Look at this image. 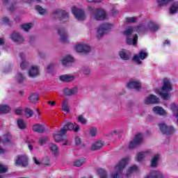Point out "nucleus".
<instances>
[{"instance_id":"obj_1","label":"nucleus","mask_w":178,"mask_h":178,"mask_svg":"<svg viewBox=\"0 0 178 178\" xmlns=\"http://www.w3.org/2000/svg\"><path fill=\"white\" fill-rule=\"evenodd\" d=\"M147 30L144 24L138 26L136 28L129 27L123 31L124 35L127 37V44L128 45H137V40H138V36L137 34H134V31L136 33H144Z\"/></svg>"},{"instance_id":"obj_2","label":"nucleus","mask_w":178,"mask_h":178,"mask_svg":"<svg viewBox=\"0 0 178 178\" xmlns=\"http://www.w3.org/2000/svg\"><path fill=\"white\" fill-rule=\"evenodd\" d=\"M130 162V156H127L121 159L114 167V171L110 175L111 178H123V169Z\"/></svg>"},{"instance_id":"obj_3","label":"nucleus","mask_w":178,"mask_h":178,"mask_svg":"<svg viewBox=\"0 0 178 178\" xmlns=\"http://www.w3.org/2000/svg\"><path fill=\"white\" fill-rule=\"evenodd\" d=\"M172 83H170V80L165 79L161 89H156L155 93L160 95L163 99L168 101L170 99V91H172Z\"/></svg>"},{"instance_id":"obj_4","label":"nucleus","mask_w":178,"mask_h":178,"mask_svg":"<svg viewBox=\"0 0 178 178\" xmlns=\"http://www.w3.org/2000/svg\"><path fill=\"white\" fill-rule=\"evenodd\" d=\"M53 17L58 19L60 23H66V22H69V13L63 10L58 9L54 10L53 13Z\"/></svg>"},{"instance_id":"obj_5","label":"nucleus","mask_w":178,"mask_h":178,"mask_svg":"<svg viewBox=\"0 0 178 178\" xmlns=\"http://www.w3.org/2000/svg\"><path fill=\"white\" fill-rule=\"evenodd\" d=\"M106 17H108V14L103 9H98L91 15V19L97 21L105 20Z\"/></svg>"},{"instance_id":"obj_6","label":"nucleus","mask_w":178,"mask_h":178,"mask_svg":"<svg viewBox=\"0 0 178 178\" xmlns=\"http://www.w3.org/2000/svg\"><path fill=\"white\" fill-rule=\"evenodd\" d=\"M72 13L74 15L75 19H76V20L79 22H83V20H86V14L83 10L77 8L76 7H72Z\"/></svg>"},{"instance_id":"obj_7","label":"nucleus","mask_w":178,"mask_h":178,"mask_svg":"<svg viewBox=\"0 0 178 178\" xmlns=\"http://www.w3.org/2000/svg\"><path fill=\"white\" fill-rule=\"evenodd\" d=\"M29 158L26 155H18L15 158V166L26 167L28 165Z\"/></svg>"},{"instance_id":"obj_8","label":"nucleus","mask_w":178,"mask_h":178,"mask_svg":"<svg viewBox=\"0 0 178 178\" xmlns=\"http://www.w3.org/2000/svg\"><path fill=\"white\" fill-rule=\"evenodd\" d=\"M112 29L111 24H103L97 29V38H100L102 35L106 34L109 30Z\"/></svg>"},{"instance_id":"obj_9","label":"nucleus","mask_w":178,"mask_h":178,"mask_svg":"<svg viewBox=\"0 0 178 178\" xmlns=\"http://www.w3.org/2000/svg\"><path fill=\"white\" fill-rule=\"evenodd\" d=\"M159 102H161L159 97H156L155 95H149L144 100L145 105L156 104H159Z\"/></svg>"},{"instance_id":"obj_10","label":"nucleus","mask_w":178,"mask_h":178,"mask_svg":"<svg viewBox=\"0 0 178 178\" xmlns=\"http://www.w3.org/2000/svg\"><path fill=\"white\" fill-rule=\"evenodd\" d=\"M159 127L163 134H173L175 133V128L173 127H168L165 122L159 123Z\"/></svg>"},{"instance_id":"obj_11","label":"nucleus","mask_w":178,"mask_h":178,"mask_svg":"<svg viewBox=\"0 0 178 178\" xmlns=\"http://www.w3.org/2000/svg\"><path fill=\"white\" fill-rule=\"evenodd\" d=\"M144 138V136L141 134H137L134 139L130 142L129 143V148L130 149H133V148H136L137 145H139V144H141L143 143V140Z\"/></svg>"},{"instance_id":"obj_12","label":"nucleus","mask_w":178,"mask_h":178,"mask_svg":"<svg viewBox=\"0 0 178 178\" xmlns=\"http://www.w3.org/2000/svg\"><path fill=\"white\" fill-rule=\"evenodd\" d=\"M147 56H148V53L145 50H142L139 52V55L134 56L133 60L138 65H141V60H144Z\"/></svg>"},{"instance_id":"obj_13","label":"nucleus","mask_w":178,"mask_h":178,"mask_svg":"<svg viewBox=\"0 0 178 178\" xmlns=\"http://www.w3.org/2000/svg\"><path fill=\"white\" fill-rule=\"evenodd\" d=\"M75 49L78 52H82L83 54H88L91 51V47L88 44L84 43L78 44L75 46Z\"/></svg>"},{"instance_id":"obj_14","label":"nucleus","mask_w":178,"mask_h":178,"mask_svg":"<svg viewBox=\"0 0 178 178\" xmlns=\"http://www.w3.org/2000/svg\"><path fill=\"white\" fill-rule=\"evenodd\" d=\"M63 130H65L66 132L67 131V130H73L74 133H77V131L80 130V125L76 123H68L64 126Z\"/></svg>"},{"instance_id":"obj_15","label":"nucleus","mask_w":178,"mask_h":178,"mask_svg":"<svg viewBox=\"0 0 178 178\" xmlns=\"http://www.w3.org/2000/svg\"><path fill=\"white\" fill-rule=\"evenodd\" d=\"M66 134V130L61 129L58 134H54L53 135V137L54 138V141L56 143H60L63 138V136Z\"/></svg>"},{"instance_id":"obj_16","label":"nucleus","mask_w":178,"mask_h":178,"mask_svg":"<svg viewBox=\"0 0 178 178\" xmlns=\"http://www.w3.org/2000/svg\"><path fill=\"white\" fill-rule=\"evenodd\" d=\"M29 77H37L40 75V68L37 65L31 67L29 71Z\"/></svg>"},{"instance_id":"obj_17","label":"nucleus","mask_w":178,"mask_h":178,"mask_svg":"<svg viewBox=\"0 0 178 178\" xmlns=\"http://www.w3.org/2000/svg\"><path fill=\"white\" fill-rule=\"evenodd\" d=\"M127 87L128 88H135V90L138 91L141 88V83L140 81L132 80L128 83Z\"/></svg>"},{"instance_id":"obj_18","label":"nucleus","mask_w":178,"mask_h":178,"mask_svg":"<svg viewBox=\"0 0 178 178\" xmlns=\"http://www.w3.org/2000/svg\"><path fill=\"white\" fill-rule=\"evenodd\" d=\"M10 38L14 41V42H18V44H20V42H23L24 41L23 36H22L17 32H13L10 35Z\"/></svg>"},{"instance_id":"obj_19","label":"nucleus","mask_w":178,"mask_h":178,"mask_svg":"<svg viewBox=\"0 0 178 178\" xmlns=\"http://www.w3.org/2000/svg\"><path fill=\"white\" fill-rule=\"evenodd\" d=\"M148 155H151V150H146L144 152H140L137 154L138 162H141L144 161Z\"/></svg>"},{"instance_id":"obj_20","label":"nucleus","mask_w":178,"mask_h":178,"mask_svg":"<svg viewBox=\"0 0 178 178\" xmlns=\"http://www.w3.org/2000/svg\"><path fill=\"white\" fill-rule=\"evenodd\" d=\"M49 148L50 151L54 154L55 156H58L60 154V150L59 149V146L56 145L54 143H50L49 145Z\"/></svg>"},{"instance_id":"obj_21","label":"nucleus","mask_w":178,"mask_h":178,"mask_svg":"<svg viewBox=\"0 0 178 178\" xmlns=\"http://www.w3.org/2000/svg\"><path fill=\"white\" fill-rule=\"evenodd\" d=\"M9 141H10V136H6L3 138H0V154H3L5 152L2 146L5 145V144H8Z\"/></svg>"},{"instance_id":"obj_22","label":"nucleus","mask_w":178,"mask_h":178,"mask_svg":"<svg viewBox=\"0 0 178 178\" xmlns=\"http://www.w3.org/2000/svg\"><path fill=\"white\" fill-rule=\"evenodd\" d=\"M153 112L154 113H156V115H160L161 116H166L168 115V113L166 112V111L161 106L154 107Z\"/></svg>"},{"instance_id":"obj_23","label":"nucleus","mask_w":178,"mask_h":178,"mask_svg":"<svg viewBox=\"0 0 178 178\" xmlns=\"http://www.w3.org/2000/svg\"><path fill=\"white\" fill-rule=\"evenodd\" d=\"M120 56L124 60H129L131 58V53L127 50L122 49L120 51Z\"/></svg>"},{"instance_id":"obj_24","label":"nucleus","mask_w":178,"mask_h":178,"mask_svg":"<svg viewBox=\"0 0 178 178\" xmlns=\"http://www.w3.org/2000/svg\"><path fill=\"white\" fill-rule=\"evenodd\" d=\"M76 76L74 75H61L60 80L64 81V83H69L70 81H74Z\"/></svg>"},{"instance_id":"obj_25","label":"nucleus","mask_w":178,"mask_h":178,"mask_svg":"<svg viewBox=\"0 0 178 178\" xmlns=\"http://www.w3.org/2000/svg\"><path fill=\"white\" fill-rule=\"evenodd\" d=\"M145 178H163V175H162V172H161V171L154 170V171H152Z\"/></svg>"},{"instance_id":"obj_26","label":"nucleus","mask_w":178,"mask_h":178,"mask_svg":"<svg viewBox=\"0 0 178 178\" xmlns=\"http://www.w3.org/2000/svg\"><path fill=\"white\" fill-rule=\"evenodd\" d=\"M58 33L60 37V41L62 42H67V33L65 29H60L58 30Z\"/></svg>"},{"instance_id":"obj_27","label":"nucleus","mask_w":178,"mask_h":178,"mask_svg":"<svg viewBox=\"0 0 178 178\" xmlns=\"http://www.w3.org/2000/svg\"><path fill=\"white\" fill-rule=\"evenodd\" d=\"M74 62V58L72 56H66L61 60L63 66H69V63Z\"/></svg>"},{"instance_id":"obj_28","label":"nucleus","mask_w":178,"mask_h":178,"mask_svg":"<svg viewBox=\"0 0 178 178\" xmlns=\"http://www.w3.org/2000/svg\"><path fill=\"white\" fill-rule=\"evenodd\" d=\"M77 91H79V89L77 88V87H74L71 89L69 88H66L65 89H64V94L65 95H68V96L74 95L77 94Z\"/></svg>"},{"instance_id":"obj_29","label":"nucleus","mask_w":178,"mask_h":178,"mask_svg":"<svg viewBox=\"0 0 178 178\" xmlns=\"http://www.w3.org/2000/svg\"><path fill=\"white\" fill-rule=\"evenodd\" d=\"M19 56L22 60L21 63V69H27L29 66V62L26 60V54L24 53H21Z\"/></svg>"},{"instance_id":"obj_30","label":"nucleus","mask_w":178,"mask_h":178,"mask_svg":"<svg viewBox=\"0 0 178 178\" xmlns=\"http://www.w3.org/2000/svg\"><path fill=\"white\" fill-rule=\"evenodd\" d=\"M139 169L137 165H132L127 170L126 176L129 177L134 172H138Z\"/></svg>"},{"instance_id":"obj_31","label":"nucleus","mask_w":178,"mask_h":178,"mask_svg":"<svg viewBox=\"0 0 178 178\" xmlns=\"http://www.w3.org/2000/svg\"><path fill=\"white\" fill-rule=\"evenodd\" d=\"M161 159V154H155L151 160V165L152 168H156L158 166V161Z\"/></svg>"},{"instance_id":"obj_32","label":"nucleus","mask_w":178,"mask_h":178,"mask_svg":"<svg viewBox=\"0 0 178 178\" xmlns=\"http://www.w3.org/2000/svg\"><path fill=\"white\" fill-rule=\"evenodd\" d=\"M33 130L37 133H44V125L42 124H36L33 125Z\"/></svg>"},{"instance_id":"obj_33","label":"nucleus","mask_w":178,"mask_h":178,"mask_svg":"<svg viewBox=\"0 0 178 178\" xmlns=\"http://www.w3.org/2000/svg\"><path fill=\"white\" fill-rule=\"evenodd\" d=\"M104 141L99 140L97 142H95L92 145V149L93 151H95L97 149H99V148H102L104 145Z\"/></svg>"},{"instance_id":"obj_34","label":"nucleus","mask_w":178,"mask_h":178,"mask_svg":"<svg viewBox=\"0 0 178 178\" xmlns=\"http://www.w3.org/2000/svg\"><path fill=\"white\" fill-rule=\"evenodd\" d=\"M178 10V3L175 2L171 5L170 7V15H175V13H177Z\"/></svg>"},{"instance_id":"obj_35","label":"nucleus","mask_w":178,"mask_h":178,"mask_svg":"<svg viewBox=\"0 0 178 178\" xmlns=\"http://www.w3.org/2000/svg\"><path fill=\"white\" fill-rule=\"evenodd\" d=\"M148 29L150 31H158L159 29V25L154 23V22H149L148 24Z\"/></svg>"},{"instance_id":"obj_36","label":"nucleus","mask_w":178,"mask_h":178,"mask_svg":"<svg viewBox=\"0 0 178 178\" xmlns=\"http://www.w3.org/2000/svg\"><path fill=\"white\" fill-rule=\"evenodd\" d=\"M29 98V101L32 104H35L36 102H38V99H40V97H38V95L36 93H32Z\"/></svg>"},{"instance_id":"obj_37","label":"nucleus","mask_w":178,"mask_h":178,"mask_svg":"<svg viewBox=\"0 0 178 178\" xmlns=\"http://www.w3.org/2000/svg\"><path fill=\"white\" fill-rule=\"evenodd\" d=\"M10 112V107L8 105L0 106V113H9Z\"/></svg>"},{"instance_id":"obj_38","label":"nucleus","mask_w":178,"mask_h":178,"mask_svg":"<svg viewBox=\"0 0 178 178\" xmlns=\"http://www.w3.org/2000/svg\"><path fill=\"white\" fill-rule=\"evenodd\" d=\"M84 162H86V159H79L73 163V166H76L78 168L83 166V165H84Z\"/></svg>"},{"instance_id":"obj_39","label":"nucleus","mask_w":178,"mask_h":178,"mask_svg":"<svg viewBox=\"0 0 178 178\" xmlns=\"http://www.w3.org/2000/svg\"><path fill=\"white\" fill-rule=\"evenodd\" d=\"M17 124L19 129H24L26 127V122H24V120H23L22 119L17 120Z\"/></svg>"},{"instance_id":"obj_40","label":"nucleus","mask_w":178,"mask_h":178,"mask_svg":"<svg viewBox=\"0 0 178 178\" xmlns=\"http://www.w3.org/2000/svg\"><path fill=\"white\" fill-rule=\"evenodd\" d=\"M97 173L100 178H108V175L106 174V171L102 168H99L97 170Z\"/></svg>"},{"instance_id":"obj_41","label":"nucleus","mask_w":178,"mask_h":178,"mask_svg":"<svg viewBox=\"0 0 178 178\" xmlns=\"http://www.w3.org/2000/svg\"><path fill=\"white\" fill-rule=\"evenodd\" d=\"M98 133V129L95 127H91L89 128V134L91 137H95Z\"/></svg>"},{"instance_id":"obj_42","label":"nucleus","mask_w":178,"mask_h":178,"mask_svg":"<svg viewBox=\"0 0 178 178\" xmlns=\"http://www.w3.org/2000/svg\"><path fill=\"white\" fill-rule=\"evenodd\" d=\"M35 9L40 15H47V10L42 8L41 6H36Z\"/></svg>"},{"instance_id":"obj_43","label":"nucleus","mask_w":178,"mask_h":178,"mask_svg":"<svg viewBox=\"0 0 178 178\" xmlns=\"http://www.w3.org/2000/svg\"><path fill=\"white\" fill-rule=\"evenodd\" d=\"M62 111L65 112V113H69V106L67 105V102H63L62 104Z\"/></svg>"},{"instance_id":"obj_44","label":"nucleus","mask_w":178,"mask_h":178,"mask_svg":"<svg viewBox=\"0 0 178 178\" xmlns=\"http://www.w3.org/2000/svg\"><path fill=\"white\" fill-rule=\"evenodd\" d=\"M48 141H49V138L47 136H44L39 139V144L40 145H44V144H47Z\"/></svg>"},{"instance_id":"obj_45","label":"nucleus","mask_w":178,"mask_h":178,"mask_svg":"<svg viewBox=\"0 0 178 178\" xmlns=\"http://www.w3.org/2000/svg\"><path fill=\"white\" fill-rule=\"evenodd\" d=\"M31 27H33V24L31 23L25 24L22 26V29L24 30V31H29Z\"/></svg>"},{"instance_id":"obj_46","label":"nucleus","mask_w":178,"mask_h":178,"mask_svg":"<svg viewBox=\"0 0 178 178\" xmlns=\"http://www.w3.org/2000/svg\"><path fill=\"white\" fill-rule=\"evenodd\" d=\"M77 120L79 123H81V124H87V120L84 118L83 115H79L77 117Z\"/></svg>"},{"instance_id":"obj_47","label":"nucleus","mask_w":178,"mask_h":178,"mask_svg":"<svg viewBox=\"0 0 178 178\" xmlns=\"http://www.w3.org/2000/svg\"><path fill=\"white\" fill-rule=\"evenodd\" d=\"M169 3L168 0H157V4L159 6H166Z\"/></svg>"},{"instance_id":"obj_48","label":"nucleus","mask_w":178,"mask_h":178,"mask_svg":"<svg viewBox=\"0 0 178 178\" xmlns=\"http://www.w3.org/2000/svg\"><path fill=\"white\" fill-rule=\"evenodd\" d=\"M81 143L83 141L81 140V138L80 136H75L74 138V143L76 147H79V145H81Z\"/></svg>"},{"instance_id":"obj_49","label":"nucleus","mask_w":178,"mask_h":178,"mask_svg":"<svg viewBox=\"0 0 178 178\" xmlns=\"http://www.w3.org/2000/svg\"><path fill=\"white\" fill-rule=\"evenodd\" d=\"M25 116L26 118H31V116H33V111H31L30 108H26Z\"/></svg>"},{"instance_id":"obj_50","label":"nucleus","mask_w":178,"mask_h":178,"mask_svg":"<svg viewBox=\"0 0 178 178\" xmlns=\"http://www.w3.org/2000/svg\"><path fill=\"white\" fill-rule=\"evenodd\" d=\"M127 23H136L138 19L136 17H128L126 19Z\"/></svg>"},{"instance_id":"obj_51","label":"nucleus","mask_w":178,"mask_h":178,"mask_svg":"<svg viewBox=\"0 0 178 178\" xmlns=\"http://www.w3.org/2000/svg\"><path fill=\"white\" fill-rule=\"evenodd\" d=\"M1 24H9V18L8 17H3L1 19Z\"/></svg>"},{"instance_id":"obj_52","label":"nucleus","mask_w":178,"mask_h":178,"mask_svg":"<svg viewBox=\"0 0 178 178\" xmlns=\"http://www.w3.org/2000/svg\"><path fill=\"white\" fill-rule=\"evenodd\" d=\"M16 80L18 81V83H22L24 80V76L22 74H19L16 76Z\"/></svg>"},{"instance_id":"obj_53","label":"nucleus","mask_w":178,"mask_h":178,"mask_svg":"<svg viewBox=\"0 0 178 178\" xmlns=\"http://www.w3.org/2000/svg\"><path fill=\"white\" fill-rule=\"evenodd\" d=\"M8 171V167L0 164V173H6Z\"/></svg>"},{"instance_id":"obj_54","label":"nucleus","mask_w":178,"mask_h":178,"mask_svg":"<svg viewBox=\"0 0 178 178\" xmlns=\"http://www.w3.org/2000/svg\"><path fill=\"white\" fill-rule=\"evenodd\" d=\"M54 69V65L49 64L46 67L47 73H51Z\"/></svg>"},{"instance_id":"obj_55","label":"nucleus","mask_w":178,"mask_h":178,"mask_svg":"<svg viewBox=\"0 0 178 178\" xmlns=\"http://www.w3.org/2000/svg\"><path fill=\"white\" fill-rule=\"evenodd\" d=\"M22 112H23V108L22 107H18L15 110L16 115H22Z\"/></svg>"},{"instance_id":"obj_56","label":"nucleus","mask_w":178,"mask_h":178,"mask_svg":"<svg viewBox=\"0 0 178 178\" xmlns=\"http://www.w3.org/2000/svg\"><path fill=\"white\" fill-rule=\"evenodd\" d=\"M33 160L34 161V163H35V165H41V161H40V160H38V159H37V157L34 156L33 158Z\"/></svg>"},{"instance_id":"obj_57","label":"nucleus","mask_w":178,"mask_h":178,"mask_svg":"<svg viewBox=\"0 0 178 178\" xmlns=\"http://www.w3.org/2000/svg\"><path fill=\"white\" fill-rule=\"evenodd\" d=\"M42 163H43V165H49V158L47 157V158L44 159L42 161Z\"/></svg>"},{"instance_id":"obj_58","label":"nucleus","mask_w":178,"mask_h":178,"mask_svg":"<svg viewBox=\"0 0 178 178\" xmlns=\"http://www.w3.org/2000/svg\"><path fill=\"white\" fill-rule=\"evenodd\" d=\"M83 74H90V70L88 67H85L83 69Z\"/></svg>"},{"instance_id":"obj_59","label":"nucleus","mask_w":178,"mask_h":178,"mask_svg":"<svg viewBox=\"0 0 178 178\" xmlns=\"http://www.w3.org/2000/svg\"><path fill=\"white\" fill-rule=\"evenodd\" d=\"M62 141H63V145H70V143L67 139H63V138Z\"/></svg>"},{"instance_id":"obj_60","label":"nucleus","mask_w":178,"mask_h":178,"mask_svg":"<svg viewBox=\"0 0 178 178\" xmlns=\"http://www.w3.org/2000/svg\"><path fill=\"white\" fill-rule=\"evenodd\" d=\"M36 112L38 113V114L35 115V118L36 119H40V110L38 108H36Z\"/></svg>"},{"instance_id":"obj_61","label":"nucleus","mask_w":178,"mask_h":178,"mask_svg":"<svg viewBox=\"0 0 178 178\" xmlns=\"http://www.w3.org/2000/svg\"><path fill=\"white\" fill-rule=\"evenodd\" d=\"M119 133H120V131L118 129H114L111 131V134H119Z\"/></svg>"},{"instance_id":"obj_62","label":"nucleus","mask_w":178,"mask_h":178,"mask_svg":"<svg viewBox=\"0 0 178 178\" xmlns=\"http://www.w3.org/2000/svg\"><path fill=\"white\" fill-rule=\"evenodd\" d=\"M111 13H112L113 16H115V15L116 13H119V10H113L111 11Z\"/></svg>"},{"instance_id":"obj_63","label":"nucleus","mask_w":178,"mask_h":178,"mask_svg":"<svg viewBox=\"0 0 178 178\" xmlns=\"http://www.w3.org/2000/svg\"><path fill=\"white\" fill-rule=\"evenodd\" d=\"M47 104L49 105H51V106H54L55 105V102L49 101V102H47Z\"/></svg>"},{"instance_id":"obj_64","label":"nucleus","mask_w":178,"mask_h":178,"mask_svg":"<svg viewBox=\"0 0 178 178\" xmlns=\"http://www.w3.org/2000/svg\"><path fill=\"white\" fill-rule=\"evenodd\" d=\"M3 44H5V40L3 38H0V45H3Z\"/></svg>"}]
</instances>
